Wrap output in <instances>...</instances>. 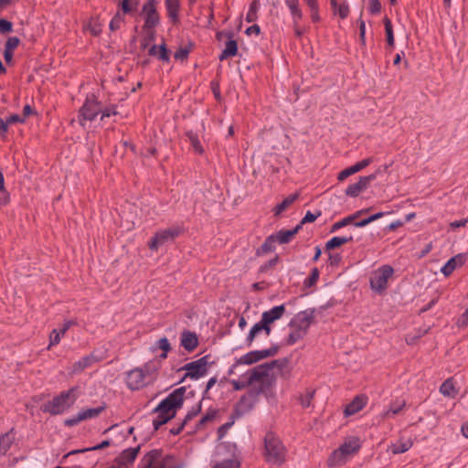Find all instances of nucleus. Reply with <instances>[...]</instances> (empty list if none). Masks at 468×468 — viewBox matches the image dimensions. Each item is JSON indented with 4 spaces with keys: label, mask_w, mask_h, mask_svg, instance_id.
Wrapping results in <instances>:
<instances>
[{
    "label": "nucleus",
    "mask_w": 468,
    "mask_h": 468,
    "mask_svg": "<svg viewBox=\"0 0 468 468\" xmlns=\"http://www.w3.org/2000/svg\"><path fill=\"white\" fill-rule=\"evenodd\" d=\"M184 389L178 388L165 399L155 409L156 417L153 420L154 430L172 419L184 401Z\"/></svg>",
    "instance_id": "obj_3"
},
{
    "label": "nucleus",
    "mask_w": 468,
    "mask_h": 468,
    "mask_svg": "<svg viewBox=\"0 0 468 468\" xmlns=\"http://www.w3.org/2000/svg\"><path fill=\"white\" fill-rule=\"evenodd\" d=\"M109 445H110V441L106 440V441H103L101 443H100V444H98L96 446H93V447L85 448V449H81V450L71 451L69 453H67L66 455H64L63 459H66L69 456L76 454V453H79V452H88V451L101 450V449H104V448L108 447Z\"/></svg>",
    "instance_id": "obj_37"
},
{
    "label": "nucleus",
    "mask_w": 468,
    "mask_h": 468,
    "mask_svg": "<svg viewBox=\"0 0 468 468\" xmlns=\"http://www.w3.org/2000/svg\"><path fill=\"white\" fill-rule=\"evenodd\" d=\"M9 202V194L5 188L4 176L0 172V206H5Z\"/></svg>",
    "instance_id": "obj_42"
},
{
    "label": "nucleus",
    "mask_w": 468,
    "mask_h": 468,
    "mask_svg": "<svg viewBox=\"0 0 468 468\" xmlns=\"http://www.w3.org/2000/svg\"><path fill=\"white\" fill-rule=\"evenodd\" d=\"M361 447L362 440L358 436L349 435L345 437L343 442L328 457V466L337 467L346 464L359 452Z\"/></svg>",
    "instance_id": "obj_2"
},
{
    "label": "nucleus",
    "mask_w": 468,
    "mask_h": 468,
    "mask_svg": "<svg viewBox=\"0 0 468 468\" xmlns=\"http://www.w3.org/2000/svg\"><path fill=\"white\" fill-rule=\"evenodd\" d=\"M377 177V174H372L367 176H362L359 178L358 182L348 186L346 189V194L349 197H356L362 191H364L371 181L375 180Z\"/></svg>",
    "instance_id": "obj_16"
},
{
    "label": "nucleus",
    "mask_w": 468,
    "mask_h": 468,
    "mask_svg": "<svg viewBox=\"0 0 468 468\" xmlns=\"http://www.w3.org/2000/svg\"><path fill=\"white\" fill-rule=\"evenodd\" d=\"M233 422H227L218 428V438H223L228 430L232 426Z\"/></svg>",
    "instance_id": "obj_57"
},
{
    "label": "nucleus",
    "mask_w": 468,
    "mask_h": 468,
    "mask_svg": "<svg viewBox=\"0 0 468 468\" xmlns=\"http://www.w3.org/2000/svg\"><path fill=\"white\" fill-rule=\"evenodd\" d=\"M151 371L150 366L144 368H134L127 373L126 384L130 389L136 390L146 383L147 374Z\"/></svg>",
    "instance_id": "obj_11"
},
{
    "label": "nucleus",
    "mask_w": 468,
    "mask_h": 468,
    "mask_svg": "<svg viewBox=\"0 0 468 468\" xmlns=\"http://www.w3.org/2000/svg\"><path fill=\"white\" fill-rule=\"evenodd\" d=\"M100 113H101V121H103L105 118L111 117L112 115H116L117 112H116L115 107L112 106V107L106 108L104 110L101 109Z\"/></svg>",
    "instance_id": "obj_50"
},
{
    "label": "nucleus",
    "mask_w": 468,
    "mask_h": 468,
    "mask_svg": "<svg viewBox=\"0 0 468 468\" xmlns=\"http://www.w3.org/2000/svg\"><path fill=\"white\" fill-rule=\"evenodd\" d=\"M318 278H319V271L317 269H314L312 271L310 278L308 279L309 284L312 285V284L315 283L317 282Z\"/></svg>",
    "instance_id": "obj_64"
},
{
    "label": "nucleus",
    "mask_w": 468,
    "mask_h": 468,
    "mask_svg": "<svg viewBox=\"0 0 468 468\" xmlns=\"http://www.w3.org/2000/svg\"><path fill=\"white\" fill-rule=\"evenodd\" d=\"M384 216V213L383 212H378V213H376L365 219H362L360 221H357L356 223H355V227L356 228H363L367 225H368L369 223L382 218Z\"/></svg>",
    "instance_id": "obj_44"
},
{
    "label": "nucleus",
    "mask_w": 468,
    "mask_h": 468,
    "mask_svg": "<svg viewBox=\"0 0 468 468\" xmlns=\"http://www.w3.org/2000/svg\"><path fill=\"white\" fill-rule=\"evenodd\" d=\"M102 410H103L102 407L82 410L78 412L79 420H81V421H83V420L94 419V418L98 417Z\"/></svg>",
    "instance_id": "obj_32"
},
{
    "label": "nucleus",
    "mask_w": 468,
    "mask_h": 468,
    "mask_svg": "<svg viewBox=\"0 0 468 468\" xmlns=\"http://www.w3.org/2000/svg\"><path fill=\"white\" fill-rule=\"evenodd\" d=\"M286 6L288 7L291 16H297L299 13H302L299 0H284Z\"/></svg>",
    "instance_id": "obj_41"
},
{
    "label": "nucleus",
    "mask_w": 468,
    "mask_h": 468,
    "mask_svg": "<svg viewBox=\"0 0 468 468\" xmlns=\"http://www.w3.org/2000/svg\"><path fill=\"white\" fill-rule=\"evenodd\" d=\"M145 15L144 29H153L159 24V15L155 7V0H148L143 7Z\"/></svg>",
    "instance_id": "obj_14"
},
{
    "label": "nucleus",
    "mask_w": 468,
    "mask_h": 468,
    "mask_svg": "<svg viewBox=\"0 0 468 468\" xmlns=\"http://www.w3.org/2000/svg\"><path fill=\"white\" fill-rule=\"evenodd\" d=\"M77 398V388L73 387L67 391L60 392L51 400L45 403L43 411L48 412L51 415L63 414L75 403Z\"/></svg>",
    "instance_id": "obj_5"
},
{
    "label": "nucleus",
    "mask_w": 468,
    "mask_h": 468,
    "mask_svg": "<svg viewBox=\"0 0 468 468\" xmlns=\"http://www.w3.org/2000/svg\"><path fill=\"white\" fill-rule=\"evenodd\" d=\"M186 137L190 142L194 151L200 154H203L204 149L200 144L197 134L192 131H189L186 133Z\"/></svg>",
    "instance_id": "obj_35"
},
{
    "label": "nucleus",
    "mask_w": 468,
    "mask_h": 468,
    "mask_svg": "<svg viewBox=\"0 0 468 468\" xmlns=\"http://www.w3.org/2000/svg\"><path fill=\"white\" fill-rule=\"evenodd\" d=\"M279 261V258L276 256L274 257L273 259L270 260L268 262H266L265 264H263L261 267V271H269L270 269L273 268L277 262Z\"/></svg>",
    "instance_id": "obj_52"
},
{
    "label": "nucleus",
    "mask_w": 468,
    "mask_h": 468,
    "mask_svg": "<svg viewBox=\"0 0 468 468\" xmlns=\"http://www.w3.org/2000/svg\"><path fill=\"white\" fill-rule=\"evenodd\" d=\"M124 22V16L122 13L118 12L110 22V29L115 31L120 28L121 25Z\"/></svg>",
    "instance_id": "obj_45"
},
{
    "label": "nucleus",
    "mask_w": 468,
    "mask_h": 468,
    "mask_svg": "<svg viewBox=\"0 0 468 468\" xmlns=\"http://www.w3.org/2000/svg\"><path fill=\"white\" fill-rule=\"evenodd\" d=\"M467 222H468V219L455 220V221L451 222L450 227L452 229H455L457 228L464 227Z\"/></svg>",
    "instance_id": "obj_61"
},
{
    "label": "nucleus",
    "mask_w": 468,
    "mask_h": 468,
    "mask_svg": "<svg viewBox=\"0 0 468 468\" xmlns=\"http://www.w3.org/2000/svg\"><path fill=\"white\" fill-rule=\"evenodd\" d=\"M457 324L459 327H465L468 325V308L466 311L459 317L457 321Z\"/></svg>",
    "instance_id": "obj_54"
},
{
    "label": "nucleus",
    "mask_w": 468,
    "mask_h": 468,
    "mask_svg": "<svg viewBox=\"0 0 468 468\" xmlns=\"http://www.w3.org/2000/svg\"><path fill=\"white\" fill-rule=\"evenodd\" d=\"M181 232L180 228L173 227L156 232L154 237L149 242V248L153 250H157L163 245L173 241Z\"/></svg>",
    "instance_id": "obj_10"
},
{
    "label": "nucleus",
    "mask_w": 468,
    "mask_h": 468,
    "mask_svg": "<svg viewBox=\"0 0 468 468\" xmlns=\"http://www.w3.org/2000/svg\"><path fill=\"white\" fill-rule=\"evenodd\" d=\"M316 218H317V216H315L312 212L308 211L299 225L302 226V224H304V223L314 222L316 219Z\"/></svg>",
    "instance_id": "obj_58"
},
{
    "label": "nucleus",
    "mask_w": 468,
    "mask_h": 468,
    "mask_svg": "<svg viewBox=\"0 0 468 468\" xmlns=\"http://www.w3.org/2000/svg\"><path fill=\"white\" fill-rule=\"evenodd\" d=\"M181 346L187 351H193L198 344L197 336L195 333L184 331L181 335Z\"/></svg>",
    "instance_id": "obj_22"
},
{
    "label": "nucleus",
    "mask_w": 468,
    "mask_h": 468,
    "mask_svg": "<svg viewBox=\"0 0 468 468\" xmlns=\"http://www.w3.org/2000/svg\"><path fill=\"white\" fill-rule=\"evenodd\" d=\"M465 261V256L463 254H457L451 258L441 269V273L444 276L451 275L457 268L463 265Z\"/></svg>",
    "instance_id": "obj_20"
},
{
    "label": "nucleus",
    "mask_w": 468,
    "mask_h": 468,
    "mask_svg": "<svg viewBox=\"0 0 468 468\" xmlns=\"http://www.w3.org/2000/svg\"><path fill=\"white\" fill-rule=\"evenodd\" d=\"M211 468H239V462L235 458L228 459L217 463Z\"/></svg>",
    "instance_id": "obj_43"
},
{
    "label": "nucleus",
    "mask_w": 468,
    "mask_h": 468,
    "mask_svg": "<svg viewBox=\"0 0 468 468\" xmlns=\"http://www.w3.org/2000/svg\"><path fill=\"white\" fill-rule=\"evenodd\" d=\"M238 50L237 43L235 40L229 39L227 41L224 50L219 56L220 60H224L229 57L236 55Z\"/></svg>",
    "instance_id": "obj_33"
},
{
    "label": "nucleus",
    "mask_w": 468,
    "mask_h": 468,
    "mask_svg": "<svg viewBox=\"0 0 468 468\" xmlns=\"http://www.w3.org/2000/svg\"><path fill=\"white\" fill-rule=\"evenodd\" d=\"M285 313L284 304L277 305L270 309L269 311H265L261 314V318L260 322L266 327L271 328L272 324H274L277 320L281 319Z\"/></svg>",
    "instance_id": "obj_15"
},
{
    "label": "nucleus",
    "mask_w": 468,
    "mask_h": 468,
    "mask_svg": "<svg viewBox=\"0 0 468 468\" xmlns=\"http://www.w3.org/2000/svg\"><path fill=\"white\" fill-rule=\"evenodd\" d=\"M367 404V399L361 396L356 397L345 409V415L351 416L360 411Z\"/></svg>",
    "instance_id": "obj_23"
},
{
    "label": "nucleus",
    "mask_w": 468,
    "mask_h": 468,
    "mask_svg": "<svg viewBox=\"0 0 468 468\" xmlns=\"http://www.w3.org/2000/svg\"><path fill=\"white\" fill-rule=\"evenodd\" d=\"M412 446L410 439H400L390 446L393 454L403 453L409 451Z\"/></svg>",
    "instance_id": "obj_26"
},
{
    "label": "nucleus",
    "mask_w": 468,
    "mask_h": 468,
    "mask_svg": "<svg viewBox=\"0 0 468 468\" xmlns=\"http://www.w3.org/2000/svg\"><path fill=\"white\" fill-rule=\"evenodd\" d=\"M276 353H277L276 347H271V348L263 349V350L250 351V352L245 354L244 356H242L238 360V363L243 364V365H251V364L256 363L261 359L272 356Z\"/></svg>",
    "instance_id": "obj_13"
},
{
    "label": "nucleus",
    "mask_w": 468,
    "mask_h": 468,
    "mask_svg": "<svg viewBox=\"0 0 468 468\" xmlns=\"http://www.w3.org/2000/svg\"><path fill=\"white\" fill-rule=\"evenodd\" d=\"M313 398H314V392L313 391L306 392L300 399L302 406L303 408H305V409L311 407Z\"/></svg>",
    "instance_id": "obj_46"
},
{
    "label": "nucleus",
    "mask_w": 468,
    "mask_h": 468,
    "mask_svg": "<svg viewBox=\"0 0 468 468\" xmlns=\"http://www.w3.org/2000/svg\"><path fill=\"white\" fill-rule=\"evenodd\" d=\"M19 45V39L16 37H9L5 43V49L14 50Z\"/></svg>",
    "instance_id": "obj_51"
},
{
    "label": "nucleus",
    "mask_w": 468,
    "mask_h": 468,
    "mask_svg": "<svg viewBox=\"0 0 468 468\" xmlns=\"http://www.w3.org/2000/svg\"><path fill=\"white\" fill-rule=\"evenodd\" d=\"M265 458L271 464L281 465L285 462L286 451L277 436L269 432L264 438Z\"/></svg>",
    "instance_id": "obj_6"
},
{
    "label": "nucleus",
    "mask_w": 468,
    "mask_h": 468,
    "mask_svg": "<svg viewBox=\"0 0 468 468\" xmlns=\"http://www.w3.org/2000/svg\"><path fill=\"white\" fill-rule=\"evenodd\" d=\"M381 5L378 0H370L369 10L372 14H377L380 11Z\"/></svg>",
    "instance_id": "obj_55"
},
{
    "label": "nucleus",
    "mask_w": 468,
    "mask_h": 468,
    "mask_svg": "<svg viewBox=\"0 0 468 468\" xmlns=\"http://www.w3.org/2000/svg\"><path fill=\"white\" fill-rule=\"evenodd\" d=\"M188 55V50L186 48H180L175 53V58L176 59H185Z\"/></svg>",
    "instance_id": "obj_60"
},
{
    "label": "nucleus",
    "mask_w": 468,
    "mask_h": 468,
    "mask_svg": "<svg viewBox=\"0 0 468 468\" xmlns=\"http://www.w3.org/2000/svg\"><path fill=\"white\" fill-rule=\"evenodd\" d=\"M94 361L93 356H86L72 365V373H78L90 367Z\"/></svg>",
    "instance_id": "obj_31"
},
{
    "label": "nucleus",
    "mask_w": 468,
    "mask_h": 468,
    "mask_svg": "<svg viewBox=\"0 0 468 468\" xmlns=\"http://www.w3.org/2000/svg\"><path fill=\"white\" fill-rule=\"evenodd\" d=\"M80 421H81V420H79V413H78L76 416L66 419L64 420V424L68 427H72V426L79 424Z\"/></svg>",
    "instance_id": "obj_56"
},
{
    "label": "nucleus",
    "mask_w": 468,
    "mask_h": 468,
    "mask_svg": "<svg viewBox=\"0 0 468 468\" xmlns=\"http://www.w3.org/2000/svg\"><path fill=\"white\" fill-rule=\"evenodd\" d=\"M140 0H122L121 2V8L122 15L131 14L135 11L139 5Z\"/></svg>",
    "instance_id": "obj_36"
},
{
    "label": "nucleus",
    "mask_w": 468,
    "mask_h": 468,
    "mask_svg": "<svg viewBox=\"0 0 468 468\" xmlns=\"http://www.w3.org/2000/svg\"><path fill=\"white\" fill-rule=\"evenodd\" d=\"M405 406V399H396L395 401H392L389 405V408L383 412V418L388 419L400 413Z\"/></svg>",
    "instance_id": "obj_24"
},
{
    "label": "nucleus",
    "mask_w": 468,
    "mask_h": 468,
    "mask_svg": "<svg viewBox=\"0 0 468 468\" xmlns=\"http://www.w3.org/2000/svg\"><path fill=\"white\" fill-rule=\"evenodd\" d=\"M301 229V225H297L292 229H282L280 230L275 236H271L267 241L263 245V249L265 250H268L269 242L271 240H277L281 244L288 243L290 242L292 238L295 236V234L299 231Z\"/></svg>",
    "instance_id": "obj_17"
},
{
    "label": "nucleus",
    "mask_w": 468,
    "mask_h": 468,
    "mask_svg": "<svg viewBox=\"0 0 468 468\" xmlns=\"http://www.w3.org/2000/svg\"><path fill=\"white\" fill-rule=\"evenodd\" d=\"M271 329L266 328L260 321L256 323L249 332L245 339V343L248 346H250L251 344L259 339L261 336L269 337L271 335Z\"/></svg>",
    "instance_id": "obj_18"
},
{
    "label": "nucleus",
    "mask_w": 468,
    "mask_h": 468,
    "mask_svg": "<svg viewBox=\"0 0 468 468\" xmlns=\"http://www.w3.org/2000/svg\"><path fill=\"white\" fill-rule=\"evenodd\" d=\"M298 197L297 194H292L287 197L281 204L275 207V213L280 214L290 207Z\"/></svg>",
    "instance_id": "obj_38"
},
{
    "label": "nucleus",
    "mask_w": 468,
    "mask_h": 468,
    "mask_svg": "<svg viewBox=\"0 0 468 468\" xmlns=\"http://www.w3.org/2000/svg\"><path fill=\"white\" fill-rule=\"evenodd\" d=\"M260 27L258 25H253L246 29V34L250 35H259L260 34Z\"/></svg>",
    "instance_id": "obj_63"
},
{
    "label": "nucleus",
    "mask_w": 468,
    "mask_h": 468,
    "mask_svg": "<svg viewBox=\"0 0 468 468\" xmlns=\"http://www.w3.org/2000/svg\"><path fill=\"white\" fill-rule=\"evenodd\" d=\"M207 357L204 356L196 361L187 363L182 369L186 372V377L192 379H198L207 375Z\"/></svg>",
    "instance_id": "obj_12"
},
{
    "label": "nucleus",
    "mask_w": 468,
    "mask_h": 468,
    "mask_svg": "<svg viewBox=\"0 0 468 468\" xmlns=\"http://www.w3.org/2000/svg\"><path fill=\"white\" fill-rule=\"evenodd\" d=\"M12 28H13V25L11 22H9L4 18H0V33L1 34L9 33L12 31Z\"/></svg>",
    "instance_id": "obj_47"
},
{
    "label": "nucleus",
    "mask_w": 468,
    "mask_h": 468,
    "mask_svg": "<svg viewBox=\"0 0 468 468\" xmlns=\"http://www.w3.org/2000/svg\"><path fill=\"white\" fill-rule=\"evenodd\" d=\"M217 415V411L216 410H209L206 413V415L200 420V424H205L208 421H211L215 419Z\"/></svg>",
    "instance_id": "obj_53"
},
{
    "label": "nucleus",
    "mask_w": 468,
    "mask_h": 468,
    "mask_svg": "<svg viewBox=\"0 0 468 468\" xmlns=\"http://www.w3.org/2000/svg\"><path fill=\"white\" fill-rule=\"evenodd\" d=\"M341 18H346L348 16L349 8L346 5H341L337 10Z\"/></svg>",
    "instance_id": "obj_59"
},
{
    "label": "nucleus",
    "mask_w": 468,
    "mask_h": 468,
    "mask_svg": "<svg viewBox=\"0 0 468 468\" xmlns=\"http://www.w3.org/2000/svg\"><path fill=\"white\" fill-rule=\"evenodd\" d=\"M148 53L150 56L157 57L163 61H167L169 59L168 52L165 44H162L159 47L152 45L149 48Z\"/></svg>",
    "instance_id": "obj_28"
},
{
    "label": "nucleus",
    "mask_w": 468,
    "mask_h": 468,
    "mask_svg": "<svg viewBox=\"0 0 468 468\" xmlns=\"http://www.w3.org/2000/svg\"><path fill=\"white\" fill-rule=\"evenodd\" d=\"M168 17L173 21L178 20V11L180 7L179 0H165Z\"/></svg>",
    "instance_id": "obj_25"
},
{
    "label": "nucleus",
    "mask_w": 468,
    "mask_h": 468,
    "mask_svg": "<svg viewBox=\"0 0 468 468\" xmlns=\"http://www.w3.org/2000/svg\"><path fill=\"white\" fill-rule=\"evenodd\" d=\"M353 239L352 236L349 237H333L325 245L326 250H334L338 248Z\"/></svg>",
    "instance_id": "obj_34"
},
{
    "label": "nucleus",
    "mask_w": 468,
    "mask_h": 468,
    "mask_svg": "<svg viewBox=\"0 0 468 468\" xmlns=\"http://www.w3.org/2000/svg\"><path fill=\"white\" fill-rule=\"evenodd\" d=\"M63 335L58 332V329L52 330L50 334V342L48 348H50L51 346L58 345Z\"/></svg>",
    "instance_id": "obj_49"
},
{
    "label": "nucleus",
    "mask_w": 468,
    "mask_h": 468,
    "mask_svg": "<svg viewBox=\"0 0 468 468\" xmlns=\"http://www.w3.org/2000/svg\"><path fill=\"white\" fill-rule=\"evenodd\" d=\"M372 162H373V158L368 157V158H366V159L353 165L352 166L354 167L355 171L357 173V172L361 171L362 169H364L365 167H367V165H369Z\"/></svg>",
    "instance_id": "obj_48"
},
{
    "label": "nucleus",
    "mask_w": 468,
    "mask_h": 468,
    "mask_svg": "<svg viewBox=\"0 0 468 468\" xmlns=\"http://www.w3.org/2000/svg\"><path fill=\"white\" fill-rule=\"evenodd\" d=\"M367 209L358 210V211L355 212L354 214H352L348 217H346L343 219L334 223L331 227V232H335L338 229H340L349 224L355 225V223H356L355 220L356 218H358L361 215L367 213Z\"/></svg>",
    "instance_id": "obj_21"
},
{
    "label": "nucleus",
    "mask_w": 468,
    "mask_h": 468,
    "mask_svg": "<svg viewBox=\"0 0 468 468\" xmlns=\"http://www.w3.org/2000/svg\"><path fill=\"white\" fill-rule=\"evenodd\" d=\"M142 468H184L172 455L162 456V452L153 450L147 452L141 461Z\"/></svg>",
    "instance_id": "obj_7"
},
{
    "label": "nucleus",
    "mask_w": 468,
    "mask_h": 468,
    "mask_svg": "<svg viewBox=\"0 0 468 468\" xmlns=\"http://www.w3.org/2000/svg\"><path fill=\"white\" fill-rule=\"evenodd\" d=\"M6 122L10 125V124H13L16 122H23L24 119L21 118L19 115L14 114V115H11L10 117H8L6 119Z\"/></svg>",
    "instance_id": "obj_62"
},
{
    "label": "nucleus",
    "mask_w": 468,
    "mask_h": 468,
    "mask_svg": "<svg viewBox=\"0 0 468 468\" xmlns=\"http://www.w3.org/2000/svg\"><path fill=\"white\" fill-rule=\"evenodd\" d=\"M15 441V434L11 431L0 436V455H5Z\"/></svg>",
    "instance_id": "obj_27"
},
{
    "label": "nucleus",
    "mask_w": 468,
    "mask_h": 468,
    "mask_svg": "<svg viewBox=\"0 0 468 468\" xmlns=\"http://www.w3.org/2000/svg\"><path fill=\"white\" fill-rule=\"evenodd\" d=\"M101 112V104L94 96L88 97L80 109L78 122L83 128L86 127L87 122L93 121Z\"/></svg>",
    "instance_id": "obj_8"
},
{
    "label": "nucleus",
    "mask_w": 468,
    "mask_h": 468,
    "mask_svg": "<svg viewBox=\"0 0 468 468\" xmlns=\"http://www.w3.org/2000/svg\"><path fill=\"white\" fill-rule=\"evenodd\" d=\"M275 365L276 361H273L271 363L260 365L249 370L239 380L232 381L234 388L239 390L247 386H250L258 391H263L270 387L274 378L273 368Z\"/></svg>",
    "instance_id": "obj_1"
},
{
    "label": "nucleus",
    "mask_w": 468,
    "mask_h": 468,
    "mask_svg": "<svg viewBox=\"0 0 468 468\" xmlns=\"http://www.w3.org/2000/svg\"><path fill=\"white\" fill-rule=\"evenodd\" d=\"M162 350L163 353L160 355V358L165 359L167 357V353L171 349L170 343L166 337H162L159 340H157L154 344V346L152 347V350L155 352L156 350Z\"/></svg>",
    "instance_id": "obj_30"
},
{
    "label": "nucleus",
    "mask_w": 468,
    "mask_h": 468,
    "mask_svg": "<svg viewBox=\"0 0 468 468\" xmlns=\"http://www.w3.org/2000/svg\"><path fill=\"white\" fill-rule=\"evenodd\" d=\"M314 320V310L306 309L295 314L288 324L289 334L285 344L292 346L303 339Z\"/></svg>",
    "instance_id": "obj_4"
},
{
    "label": "nucleus",
    "mask_w": 468,
    "mask_h": 468,
    "mask_svg": "<svg viewBox=\"0 0 468 468\" xmlns=\"http://www.w3.org/2000/svg\"><path fill=\"white\" fill-rule=\"evenodd\" d=\"M384 26H385V31L387 35V43L389 47L394 46V34H393V28L390 19L388 17L384 18Z\"/></svg>",
    "instance_id": "obj_39"
},
{
    "label": "nucleus",
    "mask_w": 468,
    "mask_h": 468,
    "mask_svg": "<svg viewBox=\"0 0 468 468\" xmlns=\"http://www.w3.org/2000/svg\"><path fill=\"white\" fill-rule=\"evenodd\" d=\"M139 451L140 446L124 450L116 458L117 465L122 468H129L134 462L135 458L137 457Z\"/></svg>",
    "instance_id": "obj_19"
},
{
    "label": "nucleus",
    "mask_w": 468,
    "mask_h": 468,
    "mask_svg": "<svg viewBox=\"0 0 468 468\" xmlns=\"http://www.w3.org/2000/svg\"><path fill=\"white\" fill-rule=\"evenodd\" d=\"M440 392L445 397H456L457 390L455 388L452 378H448L441 384V386L440 387Z\"/></svg>",
    "instance_id": "obj_29"
},
{
    "label": "nucleus",
    "mask_w": 468,
    "mask_h": 468,
    "mask_svg": "<svg viewBox=\"0 0 468 468\" xmlns=\"http://www.w3.org/2000/svg\"><path fill=\"white\" fill-rule=\"evenodd\" d=\"M394 270L389 265H384L372 272L370 276L371 289L378 293L383 292L388 287V282L392 277Z\"/></svg>",
    "instance_id": "obj_9"
},
{
    "label": "nucleus",
    "mask_w": 468,
    "mask_h": 468,
    "mask_svg": "<svg viewBox=\"0 0 468 468\" xmlns=\"http://www.w3.org/2000/svg\"><path fill=\"white\" fill-rule=\"evenodd\" d=\"M260 7L259 0H253L250 5V8L246 15V20L248 22H253L257 18V12Z\"/></svg>",
    "instance_id": "obj_40"
}]
</instances>
